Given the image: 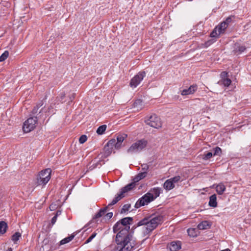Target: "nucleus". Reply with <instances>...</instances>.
I'll use <instances>...</instances> for the list:
<instances>
[{"label": "nucleus", "mask_w": 251, "mask_h": 251, "mask_svg": "<svg viewBox=\"0 0 251 251\" xmlns=\"http://www.w3.org/2000/svg\"><path fill=\"white\" fill-rule=\"evenodd\" d=\"M133 218L128 217L123 218L118 221L113 227L114 233H117L115 237V242L117 241V237L121 238L127 239V241L130 242L136 243L135 239L133 237V231H130L129 225L133 221Z\"/></svg>", "instance_id": "f257e3e1"}, {"label": "nucleus", "mask_w": 251, "mask_h": 251, "mask_svg": "<svg viewBox=\"0 0 251 251\" xmlns=\"http://www.w3.org/2000/svg\"><path fill=\"white\" fill-rule=\"evenodd\" d=\"M163 221V216L160 215L156 216L152 218L146 217L134 225L132 227V229L138 226H145V229L143 232V236H146L155 229L159 225L161 224Z\"/></svg>", "instance_id": "f03ea898"}, {"label": "nucleus", "mask_w": 251, "mask_h": 251, "mask_svg": "<svg viewBox=\"0 0 251 251\" xmlns=\"http://www.w3.org/2000/svg\"><path fill=\"white\" fill-rule=\"evenodd\" d=\"M127 239L121 238L117 237V241L115 242L117 244V249L118 251H132L133 250L138 248L140 245L137 243L130 242Z\"/></svg>", "instance_id": "7ed1b4c3"}, {"label": "nucleus", "mask_w": 251, "mask_h": 251, "mask_svg": "<svg viewBox=\"0 0 251 251\" xmlns=\"http://www.w3.org/2000/svg\"><path fill=\"white\" fill-rule=\"evenodd\" d=\"M51 170L50 168L46 169L40 172L36 177L37 186H44L49 182L51 177Z\"/></svg>", "instance_id": "20e7f679"}, {"label": "nucleus", "mask_w": 251, "mask_h": 251, "mask_svg": "<svg viewBox=\"0 0 251 251\" xmlns=\"http://www.w3.org/2000/svg\"><path fill=\"white\" fill-rule=\"evenodd\" d=\"M147 144L148 141L145 139L138 140L127 149V153L131 154L139 153L147 147Z\"/></svg>", "instance_id": "39448f33"}, {"label": "nucleus", "mask_w": 251, "mask_h": 251, "mask_svg": "<svg viewBox=\"0 0 251 251\" xmlns=\"http://www.w3.org/2000/svg\"><path fill=\"white\" fill-rule=\"evenodd\" d=\"M41 116V115H39L38 117L33 116L29 118L27 120H26L24 122L23 126V130L24 132L25 133H28L33 130L36 126L38 118H40Z\"/></svg>", "instance_id": "423d86ee"}, {"label": "nucleus", "mask_w": 251, "mask_h": 251, "mask_svg": "<svg viewBox=\"0 0 251 251\" xmlns=\"http://www.w3.org/2000/svg\"><path fill=\"white\" fill-rule=\"evenodd\" d=\"M155 199L152 194L148 192L140 198L135 204V208H138L153 201Z\"/></svg>", "instance_id": "0eeeda50"}, {"label": "nucleus", "mask_w": 251, "mask_h": 251, "mask_svg": "<svg viewBox=\"0 0 251 251\" xmlns=\"http://www.w3.org/2000/svg\"><path fill=\"white\" fill-rule=\"evenodd\" d=\"M145 123L155 128H159L162 126L160 118L156 114H152L148 118L145 120Z\"/></svg>", "instance_id": "6e6552de"}, {"label": "nucleus", "mask_w": 251, "mask_h": 251, "mask_svg": "<svg viewBox=\"0 0 251 251\" xmlns=\"http://www.w3.org/2000/svg\"><path fill=\"white\" fill-rule=\"evenodd\" d=\"M55 241L50 240L49 238L44 239L42 242V247L40 248L41 251H50L57 249Z\"/></svg>", "instance_id": "1a4fd4ad"}, {"label": "nucleus", "mask_w": 251, "mask_h": 251, "mask_svg": "<svg viewBox=\"0 0 251 251\" xmlns=\"http://www.w3.org/2000/svg\"><path fill=\"white\" fill-rule=\"evenodd\" d=\"M146 73L145 71L139 72L130 80V86L131 87H136L145 77Z\"/></svg>", "instance_id": "9d476101"}, {"label": "nucleus", "mask_w": 251, "mask_h": 251, "mask_svg": "<svg viewBox=\"0 0 251 251\" xmlns=\"http://www.w3.org/2000/svg\"><path fill=\"white\" fill-rule=\"evenodd\" d=\"M116 140L115 149L119 150L122 147L123 141L127 137V135L124 133H118L116 135Z\"/></svg>", "instance_id": "9b49d317"}, {"label": "nucleus", "mask_w": 251, "mask_h": 251, "mask_svg": "<svg viewBox=\"0 0 251 251\" xmlns=\"http://www.w3.org/2000/svg\"><path fill=\"white\" fill-rule=\"evenodd\" d=\"M167 249L170 251H177L181 248V242L180 241H174L168 244Z\"/></svg>", "instance_id": "f8f14e48"}, {"label": "nucleus", "mask_w": 251, "mask_h": 251, "mask_svg": "<svg viewBox=\"0 0 251 251\" xmlns=\"http://www.w3.org/2000/svg\"><path fill=\"white\" fill-rule=\"evenodd\" d=\"M198 89V86L197 84H193L191 85L188 88L182 90H180V93L182 96H186L190 94H194L197 91Z\"/></svg>", "instance_id": "ddd939ff"}, {"label": "nucleus", "mask_w": 251, "mask_h": 251, "mask_svg": "<svg viewBox=\"0 0 251 251\" xmlns=\"http://www.w3.org/2000/svg\"><path fill=\"white\" fill-rule=\"evenodd\" d=\"M108 208H109V207L107 205L103 208L100 209L99 210V211L95 214V215L94 216V217L93 218V220L89 222L86 225H85L84 226L83 228H85V227L89 226L91 225V224L92 223V222L93 220H94L96 219L100 218L102 215H103L105 213V212L107 211Z\"/></svg>", "instance_id": "4468645a"}, {"label": "nucleus", "mask_w": 251, "mask_h": 251, "mask_svg": "<svg viewBox=\"0 0 251 251\" xmlns=\"http://www.w3.org/2000/svg\"><path fill=\"white\" fill-rule=\"evenodd\" d=\"M213 186L215 187L216 192L220 195H222L226 189V186L223 182H221L218 184H215Z\"/></svg>", "instance_id": "2eb2a0df"}, {"label": "nucleus", "mask_w": 251, "mask_h": 251, "mask_svg": "<svg viewBox=\"0 0 251 251\" xmlns=\"http://www.w3.org/2000/svg\"><path fill=\"white\" fill-rule=\"evenodd\" d=\"M211 226V224L210 222L208 221H203L199 224L197 226L198 229L200 230H204L209 229L210 228Z\"/></svg>", "instance_id": "dca6fc26"}, {"label": "nucleus", "mask_w": 251, "mask_h": 251, "mask_svg": "<svg viewBox=\"0 0 251 251\" xmlns=\"http://www.w3.org/2000/svg\"><path fill=\"white\" fill-rule=\"evenodd\" d=\"M135 186V183L133 181L128 184L120 189V192L125 195V194L133 189Z\"/></svg>", "instance_id": "f3484780"}, {"label": "nucleus", "mask_w": 251, "mask_h": 251, "mask_svg": "<svg viewBox=\"0 0 251 251\" xmlns=\"http://www.w3.org/2000/svg\"><path fill=\"white\" fill-rule=\"evenodd\" d=\"M75 235L74 234H71L68 237H67L61 240L59 243L56 244V247H57V249L59 248V246L61 245H64L65 244H67L69 242H70L71 241H72L75 237Z\"/></svg>", "instance_id": "a211bd4d"}, {"label": "nucleus", "mask_w": 251, "mask_h": 251, "mask_svg": "<svg viewBox=\"0 0 251 251\" xmlns=\"http://www.w3.org/2000/svg\"><path fill=\"white\" fill-rule=\"evenodd\" d=\"M246 50V47L239 43H236L234 45V51L238 54L242 53Z\"/></svg>", "instance_id": "6ab92c4d"}, {"label": "nucleus", "mask_w": 251, "mask_h": 251, "mask_svg": "<svg viewBox=\"0 0 251 251\" xmlns=\"http://www.w3.org/2000/svg\"><path fill=\"white\" fill-rule=\"evenodd\" d=\"M125 197V195H124L120 191L119 193H118L113 199L112 201L108 204V206L109 207L110 206L116 204L119 201H120L122 199Z\"/></svg>", "instance_id": "aec40b11"}, {"label": "nucleus", "mask_w": 251, "mask_h": 251, "mask_svg": "<svg viewBox=\"0 0 251 251\" xmlns=\"http://www.w3.org/2000/svg\"><path fill=\"white\" fill-rule=\"evenodd\" d=\"M208 204L210 207L215 208L217 206V196L216 194L212 195L209 197Z\"/></svg>", "instance_id": "412c9836"}, {"label": "nucleus", "mask_w": 251, "mask_h": 251, "mask_svg": "<svg viewBox=\"0 0 251 251\" xmlns=\"http://www.w3.org/2000/svg\"><path fill=\"white\" fill-rule=\"evenodd\" d=\"M43 105V102L42 101H41L40 102L37 104V105L33 108L32 110V114L34 116L35 115H39L40 113L43 112L44 111V109L43 108H42L40 111H39V114H38V109L40 107H41Z\"/></svg>", "instance_id": "4be33fe9"}, {"label": "nucleus", "mask_w": 251, "mask_h": 251, "mask_svg": "<svg viewBox=\"0 0 251 251\" xmlns=\"http://www.w3.org/2000/svg\"><path fill=\"white\" fill-rule=\"evenodd\" d=\"M163 187L166 190L169 191L175 187V184H173L170 179H169L164 183Z\"/></svg>", "instance_id": "5701e85b"}, {"label": "nucleus", "mask_w": 251, "mask_h": 251, "mask_svg": "<svg viewBox=\"0 0 251 251\" xmlns=\"http://www.w3.org/2000/svg\"><path fill=\"white\" fill-rule=\"evenodd\" d=\"M216 27H217L218 31L219 32V33L223 34L225 33L228 26L225 22H223Z\"/></svg>", "instance_id": "b1692460"}, {"label": "nucleus", "mask_w": 251, "mask_h": 251, "mask_svg": "<svg viewBox=\"0 0 251 251\" xmlns=\"http://www.w3.org/2000/svg\"><path fill=\"white\" fill-rule=\"evenodd\" d=\"M216 27H217L218 31L219 32V33L223 34L225 33L228 26L225 22H223Z\"/></svg>", "instance_id": "393cba45"}, {"label": "nucleus", "mask_w": 251, "mask_h": 251, "mask_svg": "<svg viewBox=\"0 0 251 251\" xmlns=\"http://www.w3.org/2000/svg\"><path fill=\"white\" fill-rule=\"evenodd\" d=\"M231 80L229 77L226 79H220L217 82V84H218L219 85L223 86L226 87H228L231 84Z\"/></svg>", "instance_id": "a878e982"}, {"label": "nucleus", "mask_w": 251, "mask_h": 251, "mask_svg": "<svg viewBox=\"0 0 251 251\" xmlns=\"http://www.w3.org/2000/svg\"><path fill=\"white\" fill-rule=\"evenodd\" d=\"M187 233L189 236L195 237L198 235L199 229L198 228H189L187 229Z\"/></svg>", "instance_id": "bb28decb"}, {"label": "nucleus", "mask_w": 251, "mask_h": 251, "mask_svg": "<svg viewBox=\"0 0 251 251\" xmlns=\"http://www.w3.org/2000/svg\"><path fill=\"white\" fill-rule=\"evenodd\" d=\"M146 176H147L146 173L140 172V173H138L136 176H135L133 180L135 183H136V182L139 181L141 179L144 178Z\"/></svg>", "instance_id": "cd10ccee"}, {"label": "nucleus", "mask_w": 251, "mask_h": 251, "mask_svg": "<svg viewBox=\"0 0 251 251\" xmlns=\"http://www.w3.org/2000/svg\"><path fill=\"white\" fill-rule=\"evenodd\" d=\"M8 227L7 223L4 221L0 222V234H4Z\"/></svg>", "instance_id": "c85d7f7f"}, {"label": "nucleus", "mask_w": 251, "mask_h": 251, "mask_svg": "<svg viewBox=\"0 0 251 251\" xmlns=\"http://www.w3.org/2000/svg\"><path fill=\"white\" fill-rule=\"evenodd\" d=\"M151 191L152 193V194H153V195H154L155 196L154 197V198L156 199L157 197L159 196V195L161 193V192L162 191V189L159 187H155L151 189Z\"/></svg>", "instance_id": "c756f323"}, {"label": "nucleus", "mask_w": 251, "mask_h": 251, "mask_svg": "<svg viewBox=\"0 0 251 251\" xmlns=\"http://www.w3.org/2000/svg\"><path fill=\"white\" fill-rule=\"evenodd\" d=\"M106 127V125H105L100 126L97 129V133L99 135H102L105 131Z\"/></svg>", "instance_id": "7c9ffc66"}, {"label": "nucleus", "mask_w": 251, "mask_h": 251, "mask_svg": "<svg viewBox=\"0 0 251 251\" xmlns=\"http://www.w3.org/2000/svg\"><path fill=\"white\" fill-rule=\"evenodd\" d=\"M221 33L218 31L217 27H215L210 33V36L211 38H218Z\"/></svg>", "instance_id": "2f4dec72"}, {"label": "nucleus", "mask_w": 251, "mask_h": 251, "mask_svg": "<svg viewBox=\"0 0 251 251\" xmlns=\"http://www.w3.org/2000/svg\"><path fill=\"white\" fill-rule=\"evenodd\" d=\"M116 145V139L114 138L111 139L108 141V142L106 144V148L109 147L111 148H113V147L115 148Z\"/></svg>", "instance_id": "473e14b6"}, {"label": "nucleus", "mask_w": 251, "mask_h": 251, "mask_svg": "<svg viewBox=\"0 0 251 251\" xmlns=\"http://www.w3.org/2000/svg\"><path fill=\"white\" fill-rule=\"evenodd\" d=\"M21 237V234L19 232H16L12 236L11 239L14 243H16Z\"/></svg>", "instance_id": "72a5a7b5"}, {"label": "nucleus", "mask_w": 251, "mask_h": 251, "mask_svg": "<svg viewBox=\"0 0 251 251\" xmlns=\"http://www.w3.org/2000/svg\"><path fill=\"white\" fill-rule=\"evenodd\" d=\"M214 153L213 155L215 156H221L222 154V149L219 147H216L213 149Z\"/></svg>", "instance_id": "f704fd0d"}, {"label": "nucleus", "mask_w": 251, "mask_h": 251, "mask_svg": "<svg viewBox=\"0 0 251 251\" xmlns=\"http://www.w3.org/2000/svg\"><path fill=\"white\" fill-rule=\"evenodd\" d=\"M95 161L94 160L93 162V164L90 166V167H89L90 170H93V169L96 168L99 166H101V162H102V160H99L96 162H94Z\"/></svg>", "instance_id": "c9c22d12"}, {"label": "nucleus", "mask_w": 251, "mask_h": 251, "mask_svg": "<svg viewBox=\"0 0 251 251\" xmlns=\"http://www.w3.org/2000/svg\"><path fill=\"white\" fill-rule=\"evenodd\" d=\"M131 205L130 204H125L123 205V207L121 209L120 213L123 214L125 213L126 212L128 211L130 208Z\"/></svg>", "instance_id": "e433bc0d"}, {"label": "nucleus", "mask_w": 251, "mask_h": 251, "mask_svg": "<svg viewBox=\"0 0 251 251\" xmlns=\"http://www.w3.org/2000/svg\"><path fill=\"white\" fill-rule=\"evenodd\" d=\"M213 155V154L211 152H208L202 155V158L204 160H207L210 159Z\"/></svg>", "instance_id": "4c0bfd02"}, {"label": "nucleus", "mask_w": 251, "mask_h": 251, "mask_svg": "<svg viewBox=\"0 0 251 251\" xmlns=\"http://www.w3.org/2000/svg\"><path fill=\"white\" fill-rule=\"evenodd\" d=\"M8 51H4V52L0 56V62H2L4 61L8 57Z\"/></svg>", "instance_id": "58836bf2"}, {"label": "nucleus", "mask_w": 251, "mask_h": 251, "mask_svg": "<svg viewBox=\"0 0 251 251\" xmlns=\"http://www.w3.org/2000/svg\"><path fill=\"white\" fill-rule=\"evenodd\" d=\"M142 167V172L146 173V176L147 175V173L149 169V166L147 164H143L141 165Z\"/></svg>", "instance_id": "ea45409f"}, {"label": "nucleus", "mask_w": 251, "mask_h": 251, "mask_svg": "<svg viewBox=\"0 0 251 251\" xmlns=\"http://www.w3.org/2000/svg\"><path fill=\"white\" fill-rule=\"evenodd\" d=\"M133 105L134 107L140 108L142 106V101L137 100L134 102Z\"/></svg>", "instance_id": "a19ab883"}, {"label": "nucleus", "mask_w": 251, "mask_h": 251, "mask_svg": "<svg viewBox=\"0 0 251 251\" xmlns=\"http://www.w3.org/2000/svg\"><path fill=\"white\" fill-rule=\"evenodd\" d=\"M221 79H226L229 77L228 73L226 71L222 72L220 74Z\"/></svg>", "instance_id": "79ce46f5"}, {"label": "nucleus", "mask_w": 251, "mask_h": 251, "mask_svg": "<svg viewBox=\"0 0 251 251\" xmlns=\"http://www.w3.org/2000/svg\"><path fill=\"white\" fill-rule=\"evenodd\" d=\"M87 136L85 135H82L79 137V142L80 144H83L87 141Z\"/></svg>", "instance_id": "37998d69"}, {"label": "nucleus", "mask_w": 251, "mask_h": 251, "mask_svg": "<svg viewBox=\"0 0 251 251\" xmlns=\"http://www.w3.org/2000/svg\"><path fill=\"white\" fill-rule=\"evenodd\" d=\"M97 233L94 232L92 235L86 240L85 244H88L90 243L96 236Z\"/></svg>", "instance_id": "c03bdc74"}, {"label": "nucleus", "mask_w": 251, "mask_h": 251, "mask_svg": "<svg viewBox=\"0 0 251 251\" xmlns=\"http://www.w3.org/2000/svg\"><path fill=\"white\" fill-rule=\"evenodd\" d=\"M180 176H174L172 178H170L171 180L173 182V184H175V183L178 182L180 180Z\"/></svg>", "instance_id": "a18cd8bd"}, {"label": "nucleus", "mask_w": 251, "mask_h": 251, "mask_svg": "<svg viewBox=\"0 0 251 251\" xmlns=\"http://www.w3.org/2000/svg\"><path fill=\"white\" fill-rule=\"evenodd\" d=\"M234 18V16H229L228 17L225 21H223V22H225L227 26H228L229 24L232 22L233 19Z\"/></svg>", "instance_id": "49530a36"}, {"label": "nucleus", "mask_w": 251, "mask_h": 251, "mask_svg": "<svg viewBox=\"0 0 251 251\" xmlns=\"http://www.w3.org/2000/svg\"><path fill=\"white\" fill-rule=\"evenodd\" d=\"M216 40L215 39H211V40H208L207 41H206L204 45H205V47H209V46H210L211 44H212L213 43H214L215 42H216Z\"/></svg>", "instance_id": "de8ad7c7"}, {"label": "nucleus", "mask_w": 251, "mask_h": 251, "mask_svg": "<svg viewBox=\"0 0 251 251\" xmlns=\"http://www.w3.org/2000/svg\"><path fill=\"white\" fill-rule=\"evenodd\" d=\"M104 149L105 150V153L107 155H109L111 153V152L112 151V150H113V148H111L109 147L106 148V145H105Z\"/></svg>", "instance_id": "09e8293b"}, {"label": "nucleus", "mask_w": 251, "mask_h": 251, "mask_svg": "<svg viewBox=\"0 0 251 251\" xmlns=\"http://www.w3.org/2000/svg\"><path fill=\"white\" fill-rule=\"evenodd\" d=\"M58 205L57 204L52 203L50 205L49 208L50 211H54L58 207Z\"/></svg>", "instance_id": "8fccbe9b"}, {"label": "nucleus", "mask_w": 251, "mask_h": 251, "mask_svg": "<svg viewBox=\"0 0 251 251\" xmlns=\"http://www.w3.org/2000/svg\"><path fill=\"white\" fill-rule=\"evenodd\" d=\"M56 220H57L56 216H54L52 218V219L51 220V224L52 225V226H53L55 223V222H56Z\"/></svg>", "instance_id": "3c124183"}, {"label": "nucleus", "mask_w": 251, "mask_h": 251, "mask_svg": "<svg viewBox=\"0 0 251 251\" xmlns=\"http://www.w3.org/2000/svg\"><path fill=\"white\" fill-rule=\"evenodd\" d=\"M112 212H108L105 215V217H107L108 219H111L113 216Z\"/></svg>", "instance_id": "603ef678"}, {"label": "nucleus", "mask_w": 251, "mask_h": 251, "mask_svg": "<svg viewBox=\"0 0 251 251\" xmlns=\"http://www.w3.org/2000/svg\"><path fill=\"white\" fill-rule=\"evenodd\" d=\"M75 94L74 93H72L70 95L69 97H70V100L71 101H72L73 100L75 99Z\"/></svg>", "instance_id": "864d4df0"}, {"label": "nucleus", "mask_w": 251, "mask_h": 251, "mask_svg": "<svg viewBox=\"0 0 251 251\" xmlns=\"http://www.w3.org/2000/svg\"><path fill=\"white\" fill-rule=\"evenodd\" d=\"M65 94H63V93H61L60 94V99L59 100L60 101H61L62 102H63L64 101H63V99L64 98H65Z\"/></svg>", "instance_id": "5fc2aeb1"}, {"label": "nucleus", "mask_w": 251, "mask_h": 251, "mask_svg": "<svg viewBox=\"0 0 251 251\" xmlns=\"http://www.w3.org/2000/svg\"><path fill=\"white\" fill-rule=\"evenodd\" d=\"M61 212H62V211H61V210H57V211L56 212V213H55V215H54V216H56V217L57 218V217H58V216H59L60 215H61Z\"/></svg>", "instance_id": "6e6d98bb"}, {"label": "nucleus", "mask_w": 251, "mask_h": 251, "mask_svg": "<svg viewBox=\"0 0 251 251\" xmlns=\"http://www.w3.org/2000/svg\"><path fill=\"white\" fill-rule=\"evenodd\" d=\"M148 237H146L145 239H144V240H143L141 241V243L140 244V245L142 244L145 242V241L147 239H148Z\"/></svg>", "instance_id": "4d7b16f0"}, {"label": "nucleus", "mask_w": 251, "mask_h": 251, "mask_svg": "<svg viewBox=\"0 0 251 251\" xmlns=\"http://www.w3.org/2000/svg\"><path fill=\"white\" fill-rule=\"evenodd\" d=\"M221 251H231L230 249H226L225 250H222Z\"/></svg>", "instance_id": "13d9d810"}, {"label": "nucleus", "mask_w": 251, "mask_h": 251, "mask_svg": "<svg viewBox=\"0 0 251 251\" xmlns=\"http://www.w3.org/2000/svg\"><path fill=\"white\" fill-rule=\"evenodd\" d=\"M52 109L53 110V107L51 106H50L49 107V111L48 112H50V109Z\"/></svg>", "instance_id": "bf43d9fd"}, {"label": "nucleus", "mask_w": 251, "mask_h": 251, "mask_svg": "<svg viewBox=\"0 0 251 251\" xmlns=\"http://www.w3.org/2000/svg\"><path fill=\"white\" fill-rule=\"evenodd\" d=\"M6 251H12V249L11 248H8Z\"/></svg>", "instance_id": "052dcab7"}, {"label": "nucleus", "mask_w": 251, "mask_h": 251, "mask_svg": "<svg viewBox=\"0 0 251 251\" xmlns=\"http://www.w3.org/2000/svg\"><path fill=\"white\" fill-rule=\"evenodd\" d=\"M46 116H49V114H46Z\"/></svg>", "instance_id": "680f3d73"}]
</instances>
